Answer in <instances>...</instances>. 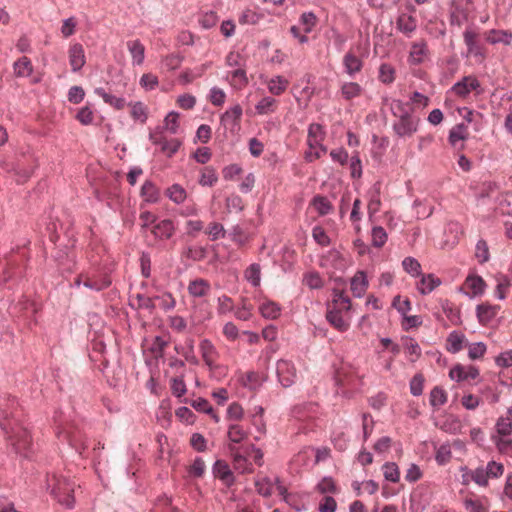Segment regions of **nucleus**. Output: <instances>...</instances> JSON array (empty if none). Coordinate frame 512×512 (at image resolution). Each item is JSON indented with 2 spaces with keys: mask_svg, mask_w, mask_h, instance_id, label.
<instances>
[{
  "mask_svg": "<svg viewBox=\"0 0 512 512\" xmlns=\"http://www.w3.org/2000/svg\"><path fill=\"white\" fill-rule=\"evenodd\" d=\"M379 80L384 84H391L394 82L395 69L390 64H381L379 68Z\"/></svg>",
  "mask_w": 512,
  "mask_h": 512,
  "instance_id": "0e129e2a",
  "label": "nucleus"
},
{
  "mask_svg": "<svg viewBox=\"0 0 512 512\" xmlns=\"http://www.w3.org/2000/svg\"><path fill=\"white\" fill-rule=\"evenodd\" d=\"M383 475L387 481L397 483L400 479L398 466L394 462H386L383 467Z\"/></svg>",
  "mask_w": 512,
  "mask_h": 512,
  "instance_id": "6e6d98bb",
  "label": "nucleus"
},
{
  "mask_svg": "<svg viewBox=\"0 0 512 512\" xmlns=\"http://www.w3.org/2000/svg\"><path fill=\"white\" fill-rule=\"evenodd\" d=\"M167 197L176 204H181L187 197L186 190L179 184H173L166 191Z\"/></svg>",
  "mask_w": 512,
  "mask_h": 512,
  "instance_id": "49530a36",
  "label": "nucleus"
},
{
  "mask_svg": "<svg viewBox=\"0 0 512 512\" xmlns=\"http://www.w3.org/2000/svg\"><path fill=\"white\" fill-rule=\"evenodd\" d=\"M83 285L88 289L99 292L108 288L111 285V280L108 275L93 277L87 274Z\"/></svg>",
  "mask_w": 512,
  "mask_h": 512,
  "instance_id": "a878e982",
  "label": "nucleus"
},
{
  "mask_svg": "<svg viewBox=\"0 0 512 512\" xmlns=\"http://www.w3.org/2000/svg\"><path fill=\"white\" fill-rule=\"evenodd\" d=\"M127 48L131 54L133 64L141 65L145 58L144 45L139 40H132L127 42Z\"/></svg>",
  "mask_w": 512,
  "mask_h": 512,
  "instance_id": "473e14b6",
  "label": "nucleus"
},
{
  "mask_svg": "<svg viewBox=\"0 0 512 512\" xmlns=\"http://www.w3.org/2000/svg\"><path fill=\"white\" fill-rule=\"evenodd\" d=\"M368 287L366 274L358 271L351 279V290L355 297H362Z\"/></svg>",
  "mask_w": 512,
  "mask_h": 512,
  "instance_id": "c85d7f7f",
  "label": "nucleus"
},
{
  "mask_svg": "<svg viewBox=\"0 0 512 512\" xmlns=\"http://www.w3.org/2000/svg\"><path fill=\"white\" fill-rule=\"evenodd\" d=\"M479 376V370L473 365L464 366L457 364L450 369L449 377L457 382H462L468 379H475Z\"/></svg>",
  "mask_w": 512,
  "mask_h": 512,
  "instance_id": "4468645a",
  "label": "nucleus"
},
{
  "mask_svg": "<svg viewBox=\"0 0 512 512\" xmlns=\"http://www.w3.org/2000/svg\"><path fill=\"white\" fill-rule=\"evenodd\" d=\"M276 100L270 96L263 97L255 106L256 113L265 115L275 110Z\"/></svg>",
  "mask_w": 512,
  "mask_h": 512,
  "instance_id": "3c124183",
  "label": "nucleus"
},
{
  "mask_svg": "<svg viewBox=\"0 0 512 512\" xmlns=\"http://www.w3.org/2000/svg\"><path fill=\"white\" fill-rule=\"evenodd\" d=\"M343 313L337 309H328L326 313L327 321L340 332H345L349 328V321L345 319Z\"/></svg>",
  "mask_w": 512,
  "mask_h": 512,
  "instance_id": "4be33fe9",
  "label": "nucleus"
},
{
  "mask_svg": "<svg viewBox=\"0 0 512 512\" xmlns=\"http://www.w3.org/2000/svg\"><path fill=\"white\" fill-rule=\"evenodd\" d=\"M465 286L472 291V296H478L483 294L486 284L482 277L470 275L466 278Z\"/></svg>",
  "mask_w": 512,
  "mask_h": 512,
  "instance_id": "4c0bfd02",
  "label": "nucleus"
},
{
  "mask_svg": "<svg viewBox=\"0 0 512 512\" xmlns=\"http://www.w3.org/2000/svg\"><path fill=\"white\" fill-rule=\"evenodd\" d=\"M182 256L193 261H200L206 256V249L201 246H188L183 250Z\"/></svg>",
  "mask_w": 512,
  "mask_h": 512,
  "instance_id": "864d4df0",
  "label": "nucleus"
},
{
  "mask_svg": "<svg viewBox=\"0 0 512 512\" xmlns=\"http://www.w3.org/2000/svg\"><path fill=\"white\" fill-rule=\"evenodd\" d=\"M428 47L427 43L422 40L420 42H414L411 45V49L408 56V62L411 65H420L424 62L425 58L428 55Z\"/></svg>",
  "mask_w": 512,
  "mask_h": 512,
  "instance_id": "a211bd4d",
  "label": "nucleus"
},
{
  "mask_svg": "<svg viewBox=\"0 0 512 512\" xmlns=\"http://www.w3.org/2000/svg\"><path fill=\"white\" fill-rule=\"evenodd\" d=\"M242 113V107L239 104H236L221 115L220 122L232 133L238 132L240 130V120Z\"/></svg>",
  "mask_w": 512,
  "mask_h": 512,
  "instance_id": "9b49d317",
  "label": "nucleus"
},
{
  "mask_svg": "<svg viewBox=\"0 0 512 512\" xmlns=\"http://www.w3.org/2000/svg\"><path fill=\"white\" fill-rule=\"evenodd\" d=\"M190 405L197 411L199 412H203V413H206V414H209L211 415V417L213 418V420L218 423L220 421L219 419V416L217 414L214 413L213 411V408L212 406L210 405V403L208 402V400L204 399V398H197L193 401H191Z\"/></svg>",
  "mask_w": 512,
  "mask_h": 512,
  "instance_id": "a18cd8bd",
  "label": "nucleus"
},
{
  "mask_svg": "<svg viewBox=\"0 0 512 512\" xmlns=\"http://www.w3.org/2000/svg\"><path fill=\"white\" fill-rule=\"evenodd\" d=\"M362 93V87L356 82L344 83L341 87V94L346 100H351L360 96Z\"/></svg>",
  "mask_w": 512,
  "mask_h": 512,
  "instance_id": "09e8293b",
  "label": "nucleus"
},
{
  "mask_svg": "<svg viewBox=\"0 0 512 512\" xmlns=\"http://www.w3.org/2000/svg\"><path fill=\"white\" fill-rule=\"evenodd\" d=\"M487 41L493 45L502 43L508 46L512 43V32L509 30L492 29L488 33Z\"/></svg>",
  "mask_w": 512,
  "mask_h": 512,
  "instance_id": "7c9ffc66",
  "label": "nucleus"
},
{
  "mask_svg": "<svg viewBox=\"0 0 512 512\" xmlns=\"http://www.w3.org/2000/svg\"><path fill=\"white\" fill-rule=\"evenodd\" d=\"M199 348L202 358L209 370H221V373L223 374L225 372V366L216 363L219 353L214 344L210 340L204 339L200 342Z\"/></svg>",
  "mask_w": 512,
  "mask_h": 512,
  "instance_id": "1a4fd4ad",
  "label": "nucleus"
},
{
  "mask_svg": "<svg viewBox=\"0 0 512 512\" xmlns=\"http://www.w3.org/2000/svg\"><path fill=\"white\" fill-rule=\"evenodd\" d=\"M33 72V66L29 58L23 56L14 63V73L18 77H28Z\"/></svg>",
  "mask_w": 512,
  "mask_h": 512,
  "instance_id": "37998d69",
  "label": "nucleus"
},
{
  "mask_svg": "<svg viewBox=\"0 0 512 512\" xmlns=\"http://www.w3.org/2000/svg\"><path fill=\"white\" fill-rule=\"evenodd\" d=\"M130 115L134 121H138L142 124L146 123L148 119V108L141 101L129 102Z\"/></svg>",
  "mask_w": 512,
  "mask_h": 512,
  "instance_id": "c756f323",
  "label": "nucleus"
},
{
  "mask_svg": "<svg viewBox=\"0 0 512 512\" xmlns=\"http://www.w3.org/2000/svg\"><path fill=\"white\" fill-rule=\"evenodd\" d=\"M56 436L58 441L78 454L87 448L86 438L82 431L74 423H65L56 427Z\"/></svg>",
  "mask_w": 512,
  "mask_h": 512,
  "instance_id": "f03ea898",
  "label": "nucleus"
},
{
  "mask_svg": "<svg viewBox=\"0 0 512 512\" xmlns=\"http://www.w3.org/2000/svg\"><path fill=\"white\" fill-rule=\"evenodd\" d=\"M151 232L156 238L160 240H168L173 236L175 232V226L172 220L163 219L152 227Z\"/></svg>",
  "mask_w": 512,
  "mask_h": 512,
  "instance_id": "6ab92c4d",
  "label": "nucleus"
},
{
  "mask_svg": "<svg viewBox=\"0 0 512 512\" xmlns=\"http://www.w3.org/2000/svg\"><path fill=\"white\" fill-rule=\"evenodd\" d=\"M228 237L239 246L245 245L249 240V235L240 225H234L229 230Z\"/></svg>",
  "mask_w": 512,
  "mask_h": 512,
  "instance_id": "de8ad7c7",
  "label": "nucleus"
},
{
  "mask_svg": "<svg viewBox=\"0 0 512 512\" xmlns=\"http://www.w3.org/2000/svg\"><path fill=\"white\" fill-rule=\"evenodd\" d=\"M188 293L194 298H201L208 295L211 289L210 283L202 278L190 281L188 284Z\"/></svg>",
  "mask_w": 512,
  "mask_h": 512,
  "instance_id": "5701e85b",
  "label": "nucleus"
},
{
  "mask_svg": "<svg viewBox=\"0 0 512 512\" xmlns=\"http://www.w3.org/2000/svg\"><path fill=\"white\" fill-rule=\"evenodd\" d=\"M259 312L266 319H276L280 316L281 308L276 302L265 300L260 304Z\"/></svg>",
  "mask_w": 512,
  "mask_h": 512,
  "instance_id": "f704fd0d",
  "label": "nucleus"
},
{
  "mask_svg": "<svg viewBox=\"0 0 512 512\" xmlns=\"http://www.w3.org/2000/svg\"><path fill=\"white\" fill-rule=\"evenodd\" d=\"M141 196L146 202L156 203L159 199V190L151 181H145L141 187Z\"/></svg>",
  "mask_w": 512,
  "mask_h": 512,
  "instance_id": "58836bf2",
  "label": "nucleus"
},
{
  "mask_svg": "<svg viewBox=\"0 0 512 512\" xmlns=\"http://www.w3.org/2000/svg\"><path fill=\"white\" fill-rule=\"evenodd\" d=\"M402 267L405 272L413 277L421 275V265L414 257H406L402 261Z\"/></svg>",
  "mask_w": 512,
  "mask_h": 512,
  "instance_id": "603ef678",
  "label": "nucleus"
},
{
  "mask_svg": "<svg viewBox=\"0 0 512 512\" xmlns=\"http://www.w3.org/2000/svg\"><path fill=\"white\" fill-rule=\"evenodd\" d=\"M0 167L4 172L13 177L18 184L26 182L32 175V169L24 167L20 161H3Z\"/></svg>",
  "mask_w": 512,
  "mask_h": 512,
  "instance_id": "9d476101",
  "label": "nucleus"
},
{
  "mask_svg": "<svg viewBox=\"0 0 512 512\" xmlns=\"http://www.w3.org/2000/svg\"><path fill=\"white\" fill-rule=\"evenodd\" d=\"M451 456V447L448 443L442 444L436 449L435 460L439 465H445L448 463Z\"/></svg>",
  "mask_w": 512,
  "mask_h": 512,
  "instance_id": "052dcab7",
  "label": "nucleus"
},
{
  "mask_svg": "<svg viewBox=\"0 0 512 512\" xmlns=\"http://www.w3.org/2000/svg\"><path fill=\"white\" fill-rule=\"evenodd\" d=\"M230 452L233 458V467L241 474L251 473L253 471L252 463L248 461V455L245 448H235L230 446Z\"/></svg>",
  "mask_w": 512,
  "mask_h": 512,
  "instance_id": "ddd939ff",
  "label": "nucleus"
},
{
  "mask_svg": "<svg viewBox=\"0 0 512 512\" xmlns=\"http://www.w3.org/2000/svg\"><path fill=\"white\" fill-rule=\"evenodd\" d=\"M344 71L350 77H354L363 68L362 59L351 49L343 57Z\"/></svg>",
  "mask_w": 512,
  "mask_h": 512,
  "instance_id": "dca6fc26",
  "label": "nucleus"
},
{
  "mask_svg": "<svg viewBox=\"0 0 512 512\" xmlns=\"http://www.w3.org/2000/svg\"><path fill=\"white\" fill-rule=\"evenodd\" d=\"M477 33L472 29H466L463 33L464 43L470 54L474 56H482V49L477 42Z\"/></svg>",
  "mask_w": 512,
  "mask_h": 512,
  "instance_id": "cd10ccee",
  "label": "nucleus"
},
{
  "mask_svg": "<svg viewBox=\"0 0 512 512\" xmlns=\"http://www.w3.org/2000/svg\"><path fill=\"white\" fill-rule=\"evenodd\" d=\"M244 278L253 286L258 287L261 282V267L258 263L250 264L244 271Z\"/></svg>",
  "mask_w": 512,
  "mask_h": 512,
  "instance_id": "ea45409f",
  "label": "nucleus"
},
{
  "mask_svg": "<svg viewBox=\"0 0 512 512\" xmlns=\"http://www.w3.org/2000/svg\"><path fill=\"white\" fill-rule=\"evenodd\" d=\"M492 440L497 450L504 455L512 457V436H493Z\"/></svg>",
  "mask_w": 512,
  "mask_h": 512,
  "instance_id": "79ce46f5",
  "label": "nucleus"
},
{
  "mask_svg": "<svg viewBox=\"0 0 512 512\" xmlns=\"http://www.w3.org/2000/svg\"><path fill=\"white\" fill-rule=\"evenodd\" d=\"M0 428L7 436L16 453L27 455L32 438L19 420L18 403L7 393H0Z\"/></svg>",
  "mask_w": 512,
  "mask_h": 512,
  "instance_id": "f257e3e1",
  "label": "nucleus"
},
{
  "mask_svg": "<svg viewBox=\"0 0 512 512\" xmlns=\"http://www.w3.org/2000/svg\"><path fill=\"white\" fill-rule=\"evenodd\" d=\"M208 99L214 106L220 107L225 103L226 94L224 90L214 86L210 89Z\"/></svg>",
  "mask_w": 512,
  "mask_h": 512,
  "instance_id": "774afa93",
  "label": "nucleus"
},
{
  "mask_svg": "<svg viewBox=\"0 0 512 512\" xmlns=\"http://www.w3.org/2000/svg\"><path fill=\"white\" fill-rule=\"evenodd\" d=\"M274 483L269 477L255 479V488L259 495L269 498L273 494Z\"/></svg>",
  "mask_w": 512,
  "mask_h": 512,
  "instance_id": "e433bc0d",
  "label": "nucleus"
},
{
  "mask_svg": "<svg viewBox=\"0 0 512 512\" xmlns=\"http://www.w3.org/2000/svg\"><path fill=\"white\" fill-rule=\"evenodd\" d=\"M276 374L278 381L284 388L291 387L297 379V370L295 365L286 359L277 361Z\"/></svg>",
  "mask_w": 512,
  "mask_h": 512,
  "instance_id": "6e6552de",
  "label": "nucleus"
},
{
  "mask_svg": "<svg viewBox=\"0 0 512 512\" xmlns=\"http://www.w3.org/2000/svg\"><path fill=\"white\" fill-rule=\"evenodd\" d=\"M85 62L83 46L79 43L73 44L69 49V63L72 71H79L85 65Z\"/></svg>",
  "mask_w": 512,
  "mask_h": 512,
  "instance_id": "412c9836",
  "label": "nucleus"
},
{
  "mask_svg": "<svg viewBox=\"0 0 512 512\" xmlns=\"http://www.w3.org/2000/svg\"><path fill=\"white\" fill-rule=\"evenodd\" d=\"M419 118L413 114L398 118L392 125L394 133L400 138H410L417 131L419 126Z\"/></svg>",
  "mask_w": 512,
  "mask_h": 512,
  "instance_id": "0eeeda50",
  "label": "nucleus"
},
{
  "mask_svg": "<svg viewBox=\"0 0 512 512\" xmlns=\"http://www.w3.org/2000/svg\"><path fill=\"white\" fill-rule=\"evenodd\" d=\"M25 258L23 251L4 255L0 261V285L22 275Z\"/></svg>",
  "mask_w": 512,
  "mask_h": 512,
  "instance_id": "20e7f679",
  "label": "nucleus"
},
{
  "mask_svg": "<svg viewBox=\"0 0 512 512\" xmlns=\"http://www.w3.org/2000/svg\"><path fill=\"white\" fill-rule=\"evenodd\" d=\"M372 245L376 248H381L387 241V233L381 226H375L372 228Z\"/></svg>",
  "mask_w": 512,
  "mask_h": 512,
  "instance_id": "69168bd1",
  "label": "nucleus"
},
{
  "mask_svg": "<svg viewBox=\"0 0 512 512\" xmlns=\"http://www.w3.org/2000/svg\"><path fill=\"white\" fill-rule=\"evenodd\" d=\"M8 311L12 317L23 319L30 325L32 322H36L35 314L38 307L34 302L22 298L17 303L11 304Z\"/></svg>",
  "mask_w": 512,
  "mask_h": 512,
  "instance_id": "423d86ee",
  "label": "nucleus"
},
{
  "mask_svg": "<svg viewBox=\"0 0 512 512\" xmlns=\"http://www.w3.org/2000/svg\"><path fill=\"white\" fill-rule=\"evenodd\" d=\"M313 205L317 212L322 216L329 214L330 211L332 210V205L330 201L324 196H315L313 198Z\"/></svg>",
  "mask_w": 512,
  "mask_h": 512,
  "instance_id": "e2e57ef3",
  "label": "nucleus"
},
{
  "mask_svg": "<svg viewBox=\"0 0 512 512\" xmlns=\"http://www.w3.org/2000/svg\"><path fill=\"white\" fill-rule=\"evenodd\" d=\"M315 412H316L315 404L304 403V404L295 406L292 410V415L299 420H305L306 418H311Z\"/></svg>",
  "mask_w": 512,
  "mask_h": 512,
  "instance_id": "c03bdc74",
  "label": "nucleus"
},
{
  "mask_svg": "<svg viewBox=\"0 0 512 512\" xmlns=\"http://www.w3.org/2000/svg\"><path fill=\"white\" fill-rule=\"evenodd\" d=\"M504 465L495 460L487 463L486 467L479 466L472 470L470 478L480 487H487L489 479H498L504 474Z\"/></svg>",
  "mask_w": 512,
  "mask_h": 512,
  "instance_id": "39448f33",
  "label": "nucleus"
},
{
  "mask_svg": "<svg viewBox=\"0 0 512 512\" xmlns=\"http://www.w3.org/2000/svg\"><path fill=\"white\" fill-rule=\"evenodd\" d=\"M464 340V334L452 331L447 338V350L453 354L458 353L463 348Z\"/></svg>",
  "mask_w": 512,
  "mask_h": 512,
  "instance_id": "a19ab883",
  "label": "nucleus"
},
{
  "mask_svg": "<svg viewBox=\"0 0 512 512\" xmlns=\"http://www.w3.org/2000/svg\"><path fill=\"white\" fill-rule=\"evenodd\" d=\"M496 436H510L512 433V418L499 417L495 424Z\"/></svg>",
  "mask_w": 512,
  "mask_h": 512,
  "instance_id": "8fccbe9b",
  "label": "nucleus"
},
{
  "mask_svg": "<svg viewBox=\"0 0 512 512\" xmlns=\"http://www.w3.org/2000/svg\"><path fill=\"white\" fill-rule=\"evenodd\" d=\"M440 285V278L436 277L433 274H427L421 276V279L417 284V289L420 294L427 295Z\"/></svg>",
  "mask_w": 512,
  "mask_h": 512,
  "instance_id": "393cba45",
  "label": "nucleus"
},
{
  "mask_svg": "<svg viewBox=\"0 0 512 512\" xmlns=\"http://www.w3.org/2000/svg\"><path fill=\"white\" fill-rule=\"evenodd\" d=\"M289 81L278 75L272 77L267 84L268 90L273 95H281L288 87Z\"/></svg>",
  "mask_w": 512,
  "mask_h": 512,
  "instance_id": "c9c22d12",
  "label": "nucleus"
},
{
  "mask_svg": "<svg viewBox=\"0 0 512 512\" xmlns=\"http://www.w3.org/2000/svg\"><path fill=\"white\" fill-rule=\"evenodd\" d=\"M385 104L389 106V109L394 117L403 118L412 114V107L410 103L403 102L399 99H385Z\"/></svg>",
  "mask_w": 512,
  "mask_h": 512,
  "instance_id": "aec40b11",
  "label": "nucleus"
},
{
  "mask_svg": "<svg viewBox=\"0 0 512 512\" xmlns=\"http://www.w3.org/2000/svg\"><path fill=\"white\" fill-rule=\"evenodd\" d=\"M480 88V82L472 75L463 77L460 81L456 82L451 90L460 97H466L472 91H478Z\"/></svg>",
  "mask_w": 512,
  "mask_h": 512,
  "instance_id": "f8f14e48",
  "label": "nucleus"
},
{
  "mask_svg": "<svg viewBox=\"0 0 512 512\" xmlns=\"http://www.w3.org/2000/svg\"><path fill=\"white\" fill-rule=\"evenodd\" d=\"M429 402L432 407H440L447 402V393L436 386L430 392Z\"/></svg>",
  "mask_w": 512,
  "mask_h": 512,
  "instance_id": "5fc2aeb1",
  "label": "nucleus"
},
{
  "mask_svg": "<svg viewBox=\"0 0 512 512\" xmlns=\"http://www.w3.org/2000/svg\"><path fill=\"white\" fill-rule=\"evenodd\" d=\"M179 114L177 112H170L164 119V125L159 126V128H164V131L167 130L171 134H176L179 129Z\"/></svg>",
  "mask_w": 512,
  "mask_h": 512,
  "instance_id": "13d9d810",
  "label": "nucleus"
},
{
  "mask_svg": "<svg viewBox=\"0 0 512 512\" xmlns=\"http://www.w3.org/2000/svg\"><path fill=\"white\" fill-rule=\"evenodd\" d=\"M218 180L216 171L212 167H205L199 178V184L202 186L212 187Z\"/></svg>",
  "mask_w": 512,
  "mask_h": 512,
  "instance_id": "4d7b16f0",
  "label": "nucleus"
},
{
  "mask_svg": "<svg viewBox=\"0 0 512 512\" xmlns=\"http://www.w3.org/2000/svg\"><path fill=\"white\" fill-rule=\"evenodd\" d=\"M396 28L399 32L410 38L417 29V19L413 15L401 13L397 17Z\"/></svg>",
  "mask_w": 512,
  "mask_h": 512,
  "instance_id": "f3484780",
  "label": "nucleus"
},
{
  "mask_svg": "<svg viewBox=\"0 0 512 512\" xmlns=\"http://www.w3.org/2000/svg\"><path fill=\"white\" fill-rule=\"evenodd\" d=\"M247 436L246 431L238 425V424H231L228 428V438L233 443H240L242 440H244Z\"/></svg>",
  "mask_w": 512,
  "mask_h": 512,
  "instance_id": "338daca9",
  "label": "nucleus"
},
{
  "mask_svg": "<svg viewBox=\"0 0 512 512\" xmlns=\"http://www.w3.org/2000/svg\"><path fill=\"white\" fill-rule=\"evenodd\" d=\"M317 23V17L313 12H304L299 19V24L302 26L305 34L310 33Z\"/></svg>",
  "mask_w": 512,
  "mask_h": 512,
  "instance_id": "bf43d9fd",
  "label": "nucleus"
},
{
  "mask_svg": "<svg viewBox=\"0 0 512 512\" xmlns=\"http://www.w3.org/2000/svg\"><path fill=\"white\" fill-rule=\"evenodd\" d=\"M498 312V306L480 304L476 308V315L481 324L489 323Z\"/></svg>",
  "mask_w": 512,
  "mask_h": 512,
  "instance_id": "2f4dec72",
  "label": "nucleus"
},
{
  "mask_svg": "<svg viewBox=\"0 0 512 512\" xmlns=\"http://www.w3.org/2000/svg\"><path fill=\"white\" fill-rule=\"evenodd\" d=\"M212 472L214 476L220 479L227 487H231L235 483V477L229 465L223 460H217L214 463Z\"/></svg>",
  "mask_w": 512,
  "mask_h": 512,
  "instance_id": "2eb2a0df",
  "label": "nucleus"
},
{
  "mask_svg": "<svg viewBox=\"0 0 512 512\" xmlns=\"http://www.w3.org/2000/svg\"><path fill=\"white\" fill-rule=\"evenodd\" d=\"M51 495L64 507L72 509L75 504L73 496L75 483L66 477L53 476L48 480Z\"/></svg>",
  "mask_w": 512,
  "mask_h": 512,
  "instance_id": "7ed1b4c3",
  "label": "nucleus"
},
{
  "mask_svg": "<svg viewBox=\"0 0 512 512\" xmlns=\"http://www.w3.org/2000/svg\"><path fill=\"white\" fill-rule=\"evenodd\" d=\"M469 136L468 127L464 123L453 126L449 131L448 141L453 147H457L460 142L465 141Z\"/></svg>",
  "mask_w": 512,
  "mask_h": 512,
  "instance_id": "bb28decb",
  "label": "nucleus"
},
{
  "mask_svg": "<svg viewBox=\"0 0 512 512\" xmlns=\"http://www.w3.org/2000/svg\"><path fill=\"white\" fill-rule=\"evenodd\" d=\"M94 93L101 97L106 104H108L116 110H122L126 105H128L124 97L112 95L102 87L96 88L94 90Z\"/></svg>",
  "mask_w": 512,
  "mask_h": 512,
  "instance_id": "b1692460",
  "label": "nucleus"
},
{
  "mask_svg": "<svg viewBox=\"0 0 512 512\" xmlns=\"http://www.w3.org/2000/svg\"><path fill=\"white\" fill-rule=\"evenodd\" d=\"M181 144L182 143L180 140L171 138L163 142V145H161L159 148L164 155L171 158L179 150Z\"/></svg>",
  "mask_w": 512,
  "mask_h": 512,
  "instance_id": "680f3d73",
  "label": "nucleus"
},
{
  "mask_svg": "<svg viewBox=\"0 0 512 512\" xmlns=\"http://www.w3.org/2000/svg\"><path fill=\"white\" fill-rule=\"evenodd\" d=\"M351 308V301L348 295L342 291H334L332 304L328 309H337L341 312H349Z\"/></svg>",
  "mask_w": 512,
  "mask_h": 512,
  "instance_id": "72a5a7b5",
  "label": "nucleus"
}]
</instances>
